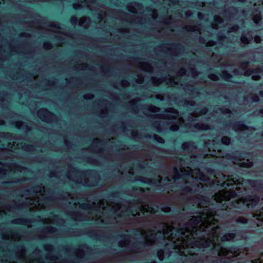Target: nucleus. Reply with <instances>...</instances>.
<instances>
[{
  "label": "nucleus",
  "mask_w": 263,
  "mask_h": 263,
  "mask_svg": "<svg viewBox=\"0 0 263 263\" xmlns=\"http://www.w3.org/2000/svg\"><path fill=\"white\" fill-rule=\"evenodd\" d=\"M215 216V212L207 210L200 215L193 216L183 226L175 222L171 225L164 223L162 224V232L142 231L141 235L148 246L162 236L163 239L172 241L174 248L179 250L180 255H193L196 254L195 250L199 247L200 241L202 245L206 247L208 240L214 247L215 241L218 240L219 232L217 231L220 227L214 226L218 222Z\"/></svg>",
  "instance_id": "nucleus-1"
},
{
  "label": "nucleus",
  "mask_w": 263,
  "mask_h": 263,
  "mask_svg": "<svg viewBox=\"0 0 263 263\" xmlns=\"http://www.w3.org/2000/svg\"><path fill=\"white\" fill-rule=\"evenodd\" d=\"M64 198L68 200L70 198L72 201H69V204H73L76 208L79 205V209L84 210L83 213L81 212H73L71 214V218L76 221H84L88 220H95L96 221L101 220L102 223L106 224L114 223L115 222H121V220H117L118 218H120L125 215V213L130 212L133 216H137L140 215V212H150L151 213L154 212L153 208L149 207L148 204H136L133 206H130L129 209L126 212H123L120 214L119 212L121 208V205L119 203H111L109 204L104 199L100 200L96 205L95 201L91 203L90 200L87 198L86 199L84 197H78L74 198V197L68 193H66Z\"/></svg>",
  "instance_id": "nucleus-2"
},
{
  "label": "nucleus",
  "mask_w": 263,
  "mask_h": 263,
  "mask_svg": "<svg viewBox=\"0 0 263 263\" xmlns=\"http://www.w3.org/2000/svg\"><path fill=\"white\" fill-rule=\"evenodd\" d=\"M45 193V187L42 185H37L25 190L21 197V199H18V201L23 202L16 204V202H13L14 203L12 206L2 207L0 209V216L6 214L7 211H10L13 209L28 208L29 211L45 209L50 199L46 197Z\"/></svg>",
  "instance_id": "nucleus-3"
},
{
  "label": "nucleus",
  "mask_w": 263,
  "mask_h": 263,
  "mask_svg": "<svg viewBox=\"0 0 263 263\" xmlns=\"http://www.w3.org/2000/svg\"><path fill=\"white\" fill-rule=\"evenodd\" d=\"M180 175L177 168L174 167V175L172 178L177 183H184L186 186L183 189L182 194L194 191H199L203 187L201 180L204 179L205 176L199 170H193L189 167L180 168Z\"/></svg>",
  "instance_id": "nucleus-4"
},
{
  "label": "nucleus",
  "mask_w": 263,
  "mask_h": 263,
  "mask_svg": "<svg viewBox=\"0 0 263 263\" xmlns=\"http://www.w3.org/2000/svg\"><path fill=\"white\" fill-rule=\"evenodd\" d=\"M66 170V171L61 167H58L54 171L50 172L49 176L61 178L63 174H66V177L68 179L76 183H81L87 186H95L99 180L98 178L95 177L96 172L93 171L79 172L70 165H67Z\"/></svg>",
  "instance_id": "nucleus-5"
},
{
  "label": "nucleus",
  "mask_w": 263,
  "mask_h": 263,
  "mask_svg": "<svg viewBox=\"0 0 263 263\" xmlns=\"http://www.w3.org/2000/svg\"><path fill=\"white\" fill-rule=\"evenodd\" d=\"M243 182V178L241 177L230 178L229 176L228 179L222 183V185L226 189L227 187H232V188H230L228 191L223 190L215 194L214 196L215 200L218 202L228 201L237 195L236 191L238 193L242 192V191H246Z\"/></svg>",
  "instance_id": "nucleus-6"
},
{
  "label": "nucleus",
  "mask_w": 263,
  "mask_h": 263,
  "mask_svg": "<svg viewBox=\"0 0 263 263\" xmlns=\"http://www.w3.org/2000/svg\"><path fill=\"white\" fill-rule=\"evenodd\" d=\"M26 172H28L27 168L17 165L15 164L2 165L0 167V176L7 175L9 177H12L19 173L23 172L24 173Z\"/></svg>",
  "instance_id": "nucleus-7"
},
{
  "label": "nucleus",
  "mask_w": 263,
  "mask_h": 263,
  "mask_svg": "<svg viewBox=\"0 0 263 263\" xmlns=\"http://www.w3.org/2000/svg\"><path fill=\"white\" fill-rule=\"evenodd\" d=\"M259 200V198L257 196H248L245 198H240L236 199L233 205L236 208L245 205L247 208H250L256 205Z\"/></svg>",
  "instance_id": "nucleus-8"
},
{
  "label": "nucleus",
  "mask_w": 263,
  "mask_h": 263,
  "mask_svg": "<svg viewBox=\"0 0 263 263\" xmlns=\"http://www.w3.org/2000/svg\"><path fill=\"white\" fill-rule=\"evenodd\" d=\"M159 51L172 55H178L183 50V47L180 45L167 44L159 47Z\"/></svg>",
  "instance_id": "nucleus-9"
},
{
  "label": "nucleus",
  "mask_w": 263,
  "mask_h": 263,
  "mask_svg": "<svg viewBox=\"0 0 263 263\" xmlns=\"http://www.w3.org/2000/svg\"><path fill=\"white\" fill-rule=\"evenodd\" d=\"M249 154H241L234 157L233 162L234 164L243 167H250L253 165V162L249 158Z\"/></svg>",
  "instance_id": "nucleus-10"
},
{
  "label": "nucleus",
  "mask_w": 263,
  "mask_h": 263,
  "mask_svg": "<svg viewBox=\"0 0 263 263\" xmlns=\"http://www.w3.org/2000/svg\"><path fill=\"white\" fill-rule=\"evenodd\" d=\"M240 252L239 250H235V249L233 248L228 249L221 248L218 252V255L220 257L230 259L238 256Z\"/></svg>",
  "instance_id": "nucleus-11"
},
{
  "label": "nucleus",
  "mask_w": 263,
  "mask_h": 263,
  "mask_svg": "<svg viewBox=\"0 0 263 263\" xmlns=\"http://www.w3.org/2000/svg\"><path fill=\"white\" fill-rule=\"evenodd\" d=\"M182 148L183 152L189 155L191 158L196 157L194 154L196 153L197 148L194 142L191 141L183 143L182 145Z\"/></svg>",
  "instance_id": "nucleus-12"
},
{
  "label": "nucleus",
  "mask_w": 263,
  "mask_h": 263,
  "mask_svg": "<svg viewBox=\"0 0 263 263\" xmlns=\"http://www.w3.org/2000/svg\"><path fill=\"white\" fill-rule=\"evenodd\" d=\"M37 114L40 119L47 122H52L54 118V116L52 113L45 108L40 109Z\"/></svg>",
  "instance_id": "nucleus-13"
},
{
  "label": "nucleus",
  "mask_w": 263,
  "mask_h": 263,
  "mask_svg": "<svg viewBox=\"0 0 263 263\" xmlns=\"http://www.w3.org/2000/svg\"><path fill=\"white\" fill-rule=\"evenodd\" d=\"M20 140H16L13 142V145L14 146V149L21 148L25 151L31 152L34 149L33 145L30 144H26V143H23Z\"/></svg>",
  "instance_id": "nucleus-14"
},
{
  "label": "nucleus",
  "mask_w": 263,
  "mask_h": 263,
  "mask_svg": "<svg viewBox=\"0 0 263 263\" xmlns=\"http://www.w3.org/2000/svg\"><path fill=\"white\" fill-rule=\"evenodd\" d=\"M55 232H57L55 229L51 226H47L43 229L41 234L39 236V238H44L48 237H52L55 236L54 234Z\"/></svg>",
  "instance_id": "nucleus-15"
},
{
  "label": "nucleus",
  "mask_w": 263,
  "mask_h": 263,
  "mask_svg": "<svg viewBox=\"0 0 263 263\" xmlns=\"http://www.w3.org/2000/svg\"><path fill=\"white\" fill-rule=\"evenodd\" d=\"M165 111L166 112L172 113L173 115L171 116L168 115H157L158 118L163 119H176L178 116V111L174 108L170 107L166 108Z\"/></svg>",
  "instance_id": "nucleus-16"
},
{
  "label": "nucleus",
  "mask_w": 263,
  "mask_h": 263,
  "mask_svg": "<svg viewBox=\"0 0 263 263\" xmlns=\"http://www.w3.org/2000/svg\"><path fill=\"white\" fill-rule=\"evenodd\" d=\"M2 238L4 240H8L11 241L13 240L15 241H18L20 239L21 237L18 234L14 233L12 231H9L4 233L2 235Z\"/></svg>",
  "instance_id": "nucleus-17"
},
{
  "label": "nucleus",
  "mask_w": 263,
  "mask_h": 263,
  "mask_svg": "<svg viewBox=\"0 0 263 263\" xmlns=\"http://www.w3.org/2000/svg\"><path fill=\"white\" fill-rule=\"evenodd\" d=\"M232 128L235 132H242L248 129V127L240 122H235L232 125Z\"/></svg>",
  "instance_id": "nucleus-18"
},
{
  "label": "nucleus",
  "mask_w": 263,
  "mask_h": 263,
  "mask_svg": "<svg viewBox=\"0 0 263 263\" xmlns=\"http://www.w3.org/2000/svg\"><path fill=\"white\" fill-rule=\"evenodd\" d=\"M127 10L133 13H138L142 9V5L138 3H130L127 6Z\"/></svg>",
  "instance_id": "nucleus-19"
},
{
  "label": "nucleus",
  "mask_w": 263,
  "mask_h": 263,
  "mask_svg": "<svg viewBox=\"0 0 263 263\" xmlns=\"http://www.w3.org/2000/svg\"><path fill=\"white\" fill-rule=\"evenodd\" d=\"M137 66L140 69L146 72H152L153 70V67L148 63L145 62H138Z\"/></svg>",
  "instance_id": "nucleus-20"
},
{
  "label": "nucleus",
  "mask_w": 263,
  "mask_h": 263,
  "mask_svg": "<svg viewBox=\"0 0 263 263\" xmlns=\"http://www.w3.org/2000/svg\"><path fill=\"white\" fill-rule=\"evenodd\" d=\"M43 222L46 223H54L62 225L64 223L65 221L62 219H60L57 216H55L54 219H51L50 218H46L43 220Z\"/></svg>",
  "instance_id": "nucleus-21"
},
{
  "label": "nucleus",
  "mask_w": 263,
  "mask_h": 263,
  "mask_svg": "<svg viewBox=\"0 0 263 263\" xmlns=\"http://www.w3.org/2000/svg\"><path fill=\"white\" fill-rule=\"evenodd\" d=\"M12 222L15 224H21L27 226L28 228L31 227L32 225L31 224V221L29 220L23 219V218H18L13 220Z\"/></svg>",
  "instance_id": "nucleus-22"
},
{
  "label": "nucleus",
  "mask_w": 263,
  "mask_h": 263,
  "mask_svg": "<svg viewBox=\"0 0 263 263\" xmlns=\"http://www.w3.org/2000/svg\"><path fill=\"white\" fill-rule=\"evenodd\" d=\"M236 237V234L234 233H229L225 234L221 237L222 241H229L233 240Z\"/></svg>",
  "instance_id": "nucleus-23"
},
{
  "label": "nucleus",
  "mask_w": 263,
  "mask_h": 263,
  "mask_svg": "<svg viewBox=\"0 0 263 263\" xmlns=\"http://www.w3.org/2000/svg\"><path fill=\"white\" fill-rule=\"evenodd\" d=\"M90 22V20L89 18L84 16L80 18L79 24L85 28H87L89 26Z\"/></svg>",
  "instance_id": "nucleus-24"
},
{
  "label": "nucleus",
  "mask_w": 263,
  "mask_h": 263,
  "mask_svg": "<svg viewBox=\"0 0 263 263\" xmlns=\"http://www.w3.org/2000/svg\"><path fill=\"white\" fill-rule=\"evenodd\" d=\"M194 127L199 130H204L210 129V125L202 123H197L195 124L194 125Z\"/></svg>",
  "instance_id": "nucleus-25"
},
{
  "label": "nucleus",
  "mask_w": 263,
  "mask_h": 263,
  "mask_svg": "<svg viewBox=\"0 0 263 263\" xmlns=\"http://www.w3.org/2000/svg\"><path fill=\"white\" fill-rule=\"evenodd\" d=\"M208 111V109L206 107L203 108L199 112L195 111L192 113H191V116L194 117H199L202 115H205Z\"/></svg>",
  "instance_id": "nucleus-26"
},
{
  "label": "nucleus",
  "mask_w": 263,
  "mask_h": 263,
  "mask_svg": "<svg viewBox=\"0 0 263 263\" xmlns=\"http://www.w3.org/2000/svg\"><path fill=\"white\" fill-rule=\"evenodd\" d=\"M25 255V249L24 247H21L16 253V256L18 258H24Z\"/></svg>",
  "instance_id": "nucleus-27"
},
{
  "label": "nucleus",
  "mask_w": 263,
  "mask_h": 263,
  "mask_svg": "<svg viewBox=\"0 0 263 263\" xmlns=\"http://www.w3.org/2000/svg\"><path fill=\"white\" fill-rule=\"evenodd\" d=\"M130 242L129 238L128 236H125L124 239L119 242V245L120 247H125L129 244Z\"/></svg>",
  "instance_id": "nucleus-28"
},
{
  "label": "nucleus",
  "mask_w": 263,
  "mask_h": 263,
  "mask_svg": "<svg viewBox=\"0 0 263 263\" xmlns=\"http://www.w3.org/2000/svg\"><path fill=\"white\" fill-rule=\"evenodd\" d=\"M221 143L226 145H229L231 143V138L228 136H223L221 139Z\"/></svg>",
  "instance_id": "nucleus-29"
},
{
  "label": "nucleus",
  "mask_w": 263,
  "mask_h": 263,
  "mask_svg": "<svg viewBox=\"0 0 263 263\" xmlns=\"http://www.w3.org/2000/svg\"><path fill=\"white\" fill-rule=\"evenodd\" d=\"M220 76L222 78L226 81H229L232 77V76L226 70L222 71Z\"/></svg>",
  "instance_id": "nucleus-30"
},
{
  "label": "nucleus",
  "mask_w": 263,
  "mask_h": 263,
  "mask_svg": "<svg viewBox=\"0 0 263 263\" xmlns=\"http://www.w3.org/2000/svg\"><path fill=\"white\" fill-rule=\"evenodd\" d=\"M252 38L249 39L245 35L242 34L240 36V41L244 45H248L251 41Z\"/></svg>",
  "instance_id": "nucleus-31"
},
{
  "label": "nucleus",
  "mask_w": 263,
  "mask_h": 263,
  "mask_svg": "<svg viewBox=\"0 0 263 263\" xmlns=\"http://www.w3.org/2000/svg\"><path fill=\"white\" fill-rule=\"evenodd\" d=\"M254 215L257 219L263 221V208L260 210L257 211Z\"/></svg>",
  "instance_id": "nucleus-32"
},
{
  "label": "nucleus",
  "mask_w": 263,
  "mask_h": 263,
  "mask_svg": "<svg viewBox=\"0 0 263 263\" xmlns=\"http://www.w3.org/2000/svg\"><path fill=\"white\" fill-rule=\"evenodd\" d=\"M85 254L83 249L79 248L75 252V255L78 258H82Z\"/></svg>",
  "instance_id": "nucleus-33"
},
{
  "label": "nucleus",
  "mask_w": 263,
  "mask_h": 263,
  "mask_svg": "<svg viewBox=\"0 0 263 263\" xmlns=\"http://www.w3.org/2000/svg\"><path fill=\"white\" fill-rule=\"evenodd\" d=\"M252 20L255 24H258L261 20V16L260 13L254 14L253 16Z\"/></svg>",
  "instance_id": "nucleus-34"
},
{
  "label": "nucleus",
  "mask_w": 263,
  "mask_h": 263,
  "mask_svg": "<svg viewBox=\"0 0 263 263\" xmlns=\"http://www.w3.org/2000/svg\"><path fill=\"white\" fill-rule=\"evenodd\" d=\"M239 29V26L238 25H234L232 26L229 27L227 31L228 33L232 32H236Z\"/></svg>",
  "instance_id": "nucleus-35"
},
{
  "label": "nucleus",
  "mask_w": 263,
  "mask_h": 263,
  "mask_svg": "<svg viewBox=\"0 0 263 263\" xmlns=\"http://www.w3.org/2000/svg\"><path fill=\"white\" fill-rule=\"evenodd\" d=\"M185 29L187 31L193 32L198 31L200 28L197 26H185Z\"/></svg>",
  "instance_id": "nucleus-36"
},
{
  "label": "nucleus",
  "mask_w": 263,
  "mask_h": 263,
  "mask_svg": "<svg viewBox=\"0 0 263 263\" xmlns=\"http://www.w3.org/2000/svg\"><path fill=\"white\" fill-rule=\"evenodd\" d=\"M236 222L237 223H240L242 224H246L248 222V219L243 216H240L237 217L236 220Z\"/></svg>",
  "instance_id": "nucleus-37"
},
{
  "label": "nucleus",
  "mask_w": 263,
  "mask_h": 263,
  "mask_svg": "<svg viewBox=\"0 0 263 263\" xmlns=\"http://www.w3.org/2000/svg\"><path fill=\"white\" fill-rule=\"evenodd\" d=\"M148 110L153 112H157L160 110V108L154 105H149L147 108Z\"/></svg>",
  "instance_id": "nucleus-38"
},
{
  "label": "nucleus",
  "mask_w": 263,
  "mask_h": 263,
  "mask_svg": "<svg viewBox=\"0 0 263 263\" xmlns=\"http://www.w3.org/2000/svg\"><path fill=\"white\" fill-rule=\"evenodd\" d=\"M151 79H152L153 83L154 84V85L155 86H157L162 82V81L161 79H158L156 77H152Z\"/></svg>",
  "instance_id": "nucleus-39"
},
{
  "label": "nucleus",
  "mask_w": 263,
  "mask_h": 263,
  "mask_svg": "<svg viewBox=\"0 0 263 263\" xmlns=\"http://www.w3.org/2000/svg\"><path fill=\"white\" fill-rule=\"evenodd\" d=\"M249 62H241L239 64V67L243 70L246 69L249 66Z\"/></svg>",
  "instance_id": "nucleus-40"
},
{
  "label": "nucleus",
  "mask_w": 263,
  "mask_h": 263,
  "mask_svg": "<svg viewBox=\"0 0 263 263\" xmlns=\"http://www.w3.org/2000/svg\"><path fill=\"white\" fill-rule=\"evenodd\" d=\"M214 21L215 23L217 24H221L223 22L222 18L218 15H215L214 16Z\"/></svg>",
  "instance_id": "nucleus-41"
},
{
  "label": "nucleus",
  "mask_w": 263,
  "mask_h": 263,
  "mask_svg": "<svg viewBox=\"0 0 263 263\" xmlns=\"http://www.w3.org/2000/svg\"><path fill=\"white\" fill-rule=\"evenodd\" d=\"M164 251L162 250H160L157 252V256L160 260H163L164 259Z\"/></svg>",
  "instance_id": "nucleus-42"
},
{
  "label": "nucleus",
  "mask_w": 263,
  "mask_h": 263,
  "mask_svg": "<svg viewBox=\"0 0 263 263\" xmlns=\"http://www.w3.org/2000/svg\"><path fill=\"white\" fill-rule=\"evenodd\" d=\"M250 98L254 102L258 101L259 100V97L256 94H250Z\"/></svg>",
  "instance_id": "nucleus-43"
},
{
  "label": "nucleus",
  "mask_w": 263,
  "mask_h": 263,
  "mask_svg": "<svg viewBox=\"0 0 263 263\" xmlns=\"http://www.w3.org/2000/svg\"><path fill=\"white\" fill-rule=\"evenodd\" d=\"M252 73H254L253 68L247 69L244 72L245 76H250Z\"/></svg>",
  "instance_id": "nucleus-44"
},
{
  "label": "nucleus",
  "mask_w": 263,
  "mask_h": 263,
  "mask_svg": "<svg viewBox=\"0 0 263 263\" xmlns=\"http://www.w3.org/2000/svg\"><path fill=\"white\" fill-rule=\"evenodd\" d=\"M44 249L46 251H47L50 253L51 252H52L53 247L52 245H46L44 246Z\"/></svg>",
  "instance_id": "nucleus-45"
},
{
  "label": "nucleus",
  "mask_w": 263,
  "mask_h": 263,
  "mask_svg": "<svg viewBox=\"0 0 263 263\" xmlns=\"http://www.w3.org/2000/svg\"><path fill=\"white\" fill-rule=\"evenodd\" d=\"M209 78L213 81H216L219 80V77L215 74H210L208 76Z\"/></svg>",
  "instance_id": "nucleus-46"
},
{
  "label": "nucleus",
  "mask_w": 263,
  "mask_h": 263,
  "mask_svg": "<svg viewBox=\"0 0 263 263\" xmlns=\"http://www.w3.org/2000/svg\"><path fill=\"white\" fill-rule=\"evenodd\" d=\"M179 125L177 124H174L170 127V129L173 131H176L179 129Z\"/></svg>",
  "instance_id": "nucleus-47"
},
{
  "label": "nucleus",
  "mask_w": 263,
  "mask_h": 263,
  "mask_svg": "<svg viewBox=\"0 0 263 263\" xmlns=\"http://www.w3.org/2000/svg\"><path fill=\"white\" fill-rule=\"evenodd\" d=\"M44 48L45 49H50L52 48V45L50 43L45 42L44 44Z\"/></svg>",
  "instance_id": "nucleus-48"
},
{
  "label": "nucleus",
  "mask_w": 263,
  "mask_h": 263,
  "mask_svg": "<svg viewBox=\"0 0 263 263\" xmlns=\"http://www.w3.org/2000/svg\"><path fill=\"white\" fill-rule=\"evenodd\" d=\"M186 72V70L184 68H181L180 70L177 72V76H182L183 75L185 74Z\"/></svg>",
  "instance_id": "nucleus-49"
},
{
  "label": "nucleus",
  "mask_w": 263,
  "mask_h": 263,
  "mask_svg": "<svg viewBox=\"0 0 263 263\" xmlns=\"http://www.w3.org/2000/svg\"><path fill=\"white\" fill-rule=\"evenodd\" d=\"M155 138L159 143H164V140L163 138H162L161 137H160L157 135H155Z\"/></svg>",
  "instance_id": "nucleus-50"
},
{
  "label": "nucleus",
  "mask_w": 263,
  "mask_h": 263,
  "mask_svg": "<svg viewBox=\"0 0 263 263\" xmlns=\"http://www.w3.org/2000/svg\"><path fill=\"white\" fill-rule=\"evenodd\" d=\"M87 66L88 65L86 64H82L81 65H79L77 68L83 70L86 69Z\"/></svg>",
  "instance_id": "nucleus-51"
},
{
  "label": "nucleus",
  "mask_w": 263,
  "mask_h": 263,
  "mask_svg": "<svg viewBox=\"0 0 263 263\" xmlns=\"http://www.w3.org/2000/svg\"><path fill=\"white\" fill-rule=\"evenodd\" d=\"M160 122H159V123H158L157 121H156L155 123H154V126L156 127L157 130L158 131H160L161 130Z\"/></svg>",
  "instance_id": "nucleus-52"
},
{
  "label": "nucleus",
  "mask_w": 263,
  "mask_h": 263,
  "mask_svg": "<svg viewBox=\"0 0 263 263\" xmlns=\"http://www.w3.org/2000/svg\"><path fill=\"white\" fill-rule=\"evenodd\" d=\"M144 81V78L142 76H138L136 82L138 84H141Z\"/></svg>",
  "instance_id": "nucleus-53"
},
{
  "label": "nucleus",
  "mask_w": 263,
  "mask_h": 263,
  "mask_svg": "<svg viewBox=\"0 0 263 263\" xmlns=\"http://www.w3.org/2000/svg\"><path fill=\"white\" fill-rule=\"evenodd\" d=\"M70 22L73 25H76L78 22V18L76 16H72L70 18Z\"/></svg>",
  "instance_id": "nucleus-54"
},
{
  "label": "nucleus",
  "mask_w": 263,
  "mask_h": 263,
  "mask_svg": "<svg viewBox=\"0 0 263 263\" xmlns=\"http://www.w3.org/2000/svg\"><path fill=\"white\" fill-rule=\"evenodd\" d=\"M121 86L123 87L128 86L129 85V83L126 80H123L121 82Z\"/></svg>",
  "instance_id": "nucleus-55"
},
{
  "label": "nucleus",
  "mask_w": 263,
  "mask_h": 263,
  "mask_svg": "<svg viewBox=\"0 0 263 263\" xmlns=\"http://www.w3.org/2000/svg\"><path fill=\"white\" fill-rule=\"evenodd\" d=\"M86 3L87 4V5L89 7H91V4L95 3L97 0H85Z\"/></svg>",
  "instance_id": "nucleus-56"
},
{
  "label": "nucleus",
  "mask_w": 263,
  "mask_h": 263,
  "mask_svg": "<svg viewBox=\"0 0 263 263\" xmlns=\"http://www.w3.org/2000/svg\"><path fill=\"white\" fill-rule=\"evenodd\" d=\"M15 126L17 128H20L21 127L23 126V123L21 121H16V122H15Z\"/></svg>",
  "instance_id": "nucleus-57"
},
{
  "label": "nucleus",
  "mask_w": 263,
  "mask_h": 263,
  "mask_svg": "<svg viewBox=\"0 0 263 263\" xmlns=\"http://www.w3.org/2000/svg\"><path fill=\"white\" fill-rule=\"evenodd\" d=\"M94 97V96L92 94H86L84 96V98L85 99H92Z\"/></svg>",
  "instance_id": "nucleus-58"
},
{
  "label": "nucleus",
  "mask_w": 263,
  "mask_h": 263,
  "mask_svg": "<svg viewBox=\"0 0 263 263\" xmlns=\"http://www.w3.org/2000/svg\"><path fill=\"white\" fill-rule=\"evenodd\" d=\"M152 16L154 19H156L158 16V13L156 9L153 10L152 12Z\"/></svg>",
  "instance_id": "nucleus-59"
},
{
  "label": "nucleus",
  "mask_w": 263,
  "mask_h": 263,
  "mask_svg": "<svg viewBox=\"0 0 263 263\" xmlns=\"http://www.w3.org/2000/svg\"><path fill=\"white\" fill-rule=\"evenodd\" d=\"M254 42L256 43H260V42H261L260 37L259 36H258V35L255 36V37H254Z\"/></svg>",
  "instance_id": "nucleus-60"
},
{
  "label": "nucleus",
  "mask_w": 263,
  "mask_h": 263,
  "mask_svg": "<svg viewBox=\"0 0 263 263\" xmlns=\"http://www.w3.org/2000/svg\"><path fill=\"white\" fill-rule=\"evenodd\" d=\"M251 78L254 81H257L260 79L261 77L259 75H255L252 76Z\"/></svg>",
  "instance_id": "nucleus-61"
},
{
  "label": "nucleus",
  "mask_w": 263,
  "mask_h": 263,
  "mask_svg": "<svg viewBox=\"0 0 263 263\" xmlns=\"http://www.w3.org/2000/svg\"><path fill=\"white\" fill-rule=\"evenodd\" d=\"M253 70L254 73H259L262 72L261 69L260 67L253 68Z\"/></svg>",
  "instance_id": "nucleus-62"
},
{
  "label": "nucleus",
  "mask_w": 263,
  "mask_h": 263,
  "mask_svg": "<svg viewBox=\"0 0 263 263\" xmlns=\"http://www.w3.org/2000/svg\"><path fill=\"white\" fill-rule=\"evenodd\" d=\"M106 12H104L103 13H100L99 14V17L101 20H102L106 16Z\"/></svg>",
  "instance_id": "nucleus-63"
},
{
  "label": "nucleus",
  "mask_w": 263,
  "mask_h": 263,
  "mask_svg": "<svg viewBox=\"0 0 263 263\" xmlns=\"http://www.w3.org/2000/svg\"><path fill=\"white\" fill-rule=\"evenodd\" d=\"M191 73L193 77H195L198 75V72L194 69H191Z\"/></svg>",
  "instance_id": "nucleus-64"
}]
</instances>
